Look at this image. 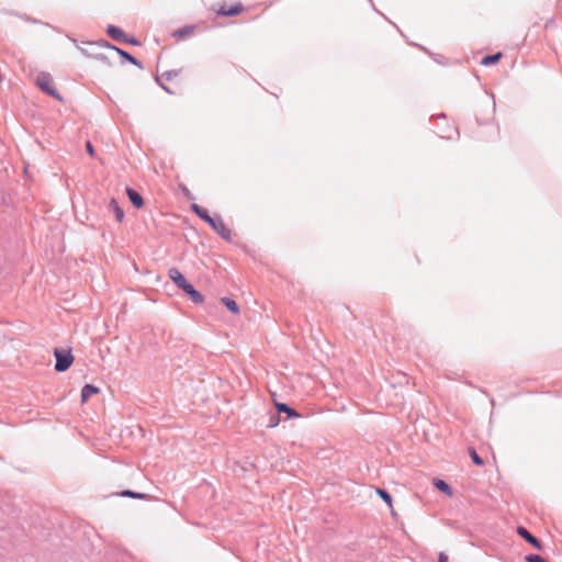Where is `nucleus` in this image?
I'll use <instances>...</instances> for the list:
<instances>
[{"label": "nucleus", "mask_w": 562, "mask_h": 562, "mask_svg": "<svg viewBox=\"0 0 562 562\" xmlns=\"http://www.w3.org/2000/svg\"><path fill=\"white\" fill-rule=\"evenodd\" d=\"M54 356L56 359L55 370L57 372H65L74 362V356L71 355L70 350L55 348Z\"/></svg>", "instance_id": "f257e3e1"}, {"label": "nucleus", "mask_w": 562, "mask_h": 562, "mask_svg": "<svg viewBox=\"0 0 562 562\" xmlns=\"http://www.w3.org/2000/svg\"><path fill=\"white\" fill-rule=\"evenodd\" d=\"M36 85L46 94H48L57 100H61V95L55 88L53 79L48 74L41 72L36 78Z\"/></svg>", "instance_id": "f03ea898"}, {"label": "nucleus", "mask_w": 562, "mask_h": 562, "mask_svg": "<svg viewBox=\"0 0 562 562\" xmlns=\"http://www.w3.org/2000/svg\"><path fill=\"white\" fill-rule=\"evenodd\" d=\"M209 225L227 241L232 240V231L225 225L221 216L213 217Z\"/></svg>", "instance_id": "7ed1b4c3"}, {"label": "nucleus", "mask_w": 562, "mask_h": 562, "mask_svg": "<svg viewBox=\"0 0 562 562\" xmlns=\"http://www.w3.org/2000/svg\"><path fill=\"white\" fill-rule=\"evenodd\" d=\"M517 533L524 540H526L529 544H531L535 549H537V550L543 549L542 542L537 537L531 535L525 527H522V526L517 527Z\"/></svg>", "instance_id": "20e7f679"}, {"label": "nucleus", "mask_w": 562, "mask_h": 562, "mask_svg": "<svg viewBox=\"0 0 562 562\" xmlns=\"http://www.w3.org/2000/svg\"><path fill=\"white\" fill-rule=\"evenodd\" d=\"M168 276L170 280H172V282L181 290L188 284V280L178 268H170L168 270Z\"/></svg>", "instance_id": "39448f33"}, {"label": "nucleus", "mask_w": 562, "mask_h": 562, "mask_svg": "<svg viewBox=\"0 0 562 562\" xmlns=\"http://www.w3.org/2000/svg\"><path fill=\"white\" fill-rule=\"evenodd\" d=\"M182 291L195 304H201L204 301V296L190 282H188V284L182 288Z\"/></svg>", "instance_id": "423d86ee"}, {"label": "nucleus", "mask_w": 562, "mask_h": 562, "mask_svg": "<svg viewBox=\"0 0 562 562\" xmlns=\"http://www.w3.org/2000/svg\"><path fill=\"white\" fill-rule=\"evenodd\" d=\"M276 409L279 415L285 414L286 419L300 417V414L293 407L289 406L285 403H276Z\"/></svg>", "instance_id": "0eeeda50"}, {"label": "nucleus", "mask_w": 562, "mask_h": 562, "mask_svg": "<svg viewBox=\"0 0 562 562\" xmlns=\"http://www.w3.org/2000/svg\"><path fill=\"white\" fill-rule=\"evenodd\" d=\"M126 194L136 209H140L144 205V199L140 193L132 188H126Z\"/></svg>", "instance_id": "6e6552de"}, {"label": "nucleus", "mask_w": 562, "mask_h": 562, "mask_svg": "<svg viewBox=\"0 0 562 562\" xmlns=\"http://www.w3.org/2000/svg\"><path fill=\"white\" fill-rule=\"evenodd\" d=\"M106 34L115 42H123L125 40L126 34L119 26L108 25Z\"/></svg>", "instance_id": "1a4fd4ad"}, {"label": "nucleus", "mask_w": 562, "mask_h": 562, "mask_svg": "<svg viewBox=\"0 0 562 562\" xmlns=\"http://www.w3.org/2000/svg\"><path fill=\"white\" fill-rule=\"evenodd\" d=\"M190 207H191L192 212L196 216H199L202 221H204L205 223L209 224L212 222L213 216L210 215V213L206 209L198 205L196 203H192Z\"/></svg>", "instance_id": "9d476101"}, {"label": "nucleus", "mask_w": 562, "mask_h": 562, "mask_svg": "<svg viewBox=\"0 0 562 562\" xmlns=\"http://www.w3.org/2000/svg\"><path fill=\"white\" fill-rule=\"evenodd\" d=\"M243 5L240 3L231 5L228 9H226L224 5L218 10V14L223 16H235L239 14L243 11Z\"/></svg>", "instance_id": "9b49d317"}, {"label": "nucleus", "mask_w": 562, "mask_h": 562, "mask_svg": "<svg viewBox=\"0 0 562 562\" xmlns=\"http://www.w3.org/2000/svg\"><path fill=\"white\" fill-rule=\"evenodd\" d=\"M109 211H112L115 215L117 222H122L124 220V211L119 205L115 199H111L108 205Z\"/></svg>", "instance_id": "f8f14e48"}, {"label": "nucleus", "mask_w": 562, "mask_h": 562, "mask_svg": "<svg viewBox=\"0 0 562 562\" xmlns=\"http://www.w3.org/2000/svg\"><path fill=\"white\" fill-rule=\"evenodd\" d=\"M100 392L99 387L93 384H86L81 389V402H87L92 395L98 394Z\"/></svg>", "instance_id": "ddd939ff"}, {"label": "nucleus", "mask_w": 562, "mask_h": 562, "mask_svg": "<svg viewBox=\"0 0 562 562\" xmlns=\"http://www.w3.org/2000/svg\"><path fill=\"white\" fill-rule=\"evenodd\" d=\"M115 52L126 61L131 63L132 65H135L136 67L138 68H143V65L142 63L136 58L134 57L133 55H131L128 52L122 49V48H115Z\"/></svg>", "instance_id": "4468645a"}, {"label": "nucleus", "mask_w": 562, "mask_h": 562, "mask_svg": "<svg viewBox=\"0 0 562 562\" xmlns=\"http://www.w3.org/2000/svg\"><path fill=\"white\" fill-rule=\"evenodd\" d=\"M501 58H502V53L486 55L481 59V65L491 66V65L498 63Z\"/></svg>", "instance_id": "2eb2a0df"}, {"label": "nucleus", "mask_w": 562, "mask_h": 562, "mask_svg": "<svg viewBox=\"0 0 562 562\" xmlns=\"http://www.w3.org/2000/svg\"><path fill=\"white\" fill-rule=\"evenodd\" d=\"M221 301L233 314H239V306L233 299L225 296Z\"/></svg>", "instance_id": "dca6fc26"}, {"label": "nucleus", "mask_w": 562, "mask_h": 562, "mask_svg": "<svg viewBox=\"0 0 562 562\" xmlns=\"http://www.w3.org/2000/svg\"><path fill=\"white\" fill-rule=\"evenodd\" d=\"M123 497H131V498H137V499H147L148 495L145 493L134 492L132 490H124L120 494Z\"/></svg>", "instance_id": "f3484780"}, {"label": "nucleus", "mask_w": 562, "mask_h": 562, "mask_svg": "<svg viewBox=\"0 0 562 562\" xmlns=\"http://www.w3.org/2000/svg\"><path fill=\"white\" fill-rule=\"evenodd\" d=\"M434 485L440 491V492H443L448 495H451L452 494V490H451V486L443 480H440V479H436L435 482H434Z\"/></svg>", "instance_id": "a211bd4d"}, {"label": "nucleus", "mask_w": 562, "mask_h": 562, "mask_svg": "<svg viewBox=\"0 0 562 562\" xmlns=\"http://www.w3.org/2000/svg\"><path fill=\"white\" fill-rule=\"evenodd\" d=\"M376 493H378V495L381 497V499H382V501H383V502H384V503H385L390 508H392V506H393V505H392V502H393V501H392V496H391V494H390L386 490H384V488H380V487H378V488H376Z\"/></svg>", "instance_id": "6ab92c4d"}, {"label": "nucleus", "mask_w": 562, "mask_h": 562, "mask_svg": "<svg viewBox=\"0 0 562 562\" xmlns=\"http://www.w3.org/2000/svg\"><path fill=\"white\" fill-rule=\"evenodd\" d=\"M437 131L436 133L439 135V137L441 138H446V139H451L452 138V132L453 131H449L447 130L446 125H440L439 124L437 125Z\"/></svg>", "instance_id": "aec40b11"}, {"label": "nucleus", "mask_w": 562, "mask_h": 562, "mask_svg": "<svg viewBox=\"0 0 562 562\" xmlns=\"http://www.w3.org/2000/svg\"><path fill=\"white\" fill-rule=\"evenodd\" d=\"M193 32V26H183L173 32V36L184 37Z\"/></svg>", "instance_id": "412c9836"}, {"label": "nucleus", "mask_w": 562, "mask_h": 562, "mask_svg": "<svg viewBox=\"0 0 562 562\" xmlns=\"http://www.w3.org/2000/svg\"><path fill=\"white\" fill-rule=\"evenodd\" d=\"M470 457L474 464L480 465V467L484 464L483 459L476 453V451L474 449L470 450Z\"/></svg>", "instance_id": "4be33fe9"}, {"label": "nucleus", "mask_w": 562, "mask_h": 562, "mask_svg": "<svg viewBox=\"0 0 562 562\" xmlns=\"http://www.w3.org/2000/svg\"><path fill=\"white\" fill-rule=\"evenodd\" d=\"M434 119H435L436 121H442V123H443V125H446L447 130H449V131H454V133H457V134H458V131H457L454 127H452V126H450V125L448 124L446 114L441 113V114H439V115L435 116Z\"/></svg>", "instance_id": "5701e85b"}, {"label": "nucleus", "mask_w": 562, "mask_h": 562, "mask_svg": "<svg viewBox=\"0 0 562 562\" xmlns=\"http://www.w3.org/2000/svg\"><path fill=\"white\" fill-rule=\"evenodd\" d=\"M526 562H548L546 559H543L539 554H528L525 557Z\"/></svg>", "instance_id": "b1692460"}, {"label": "nucleus", "mask_w": 562, "mask_h": 562, "mask_svg": "<svg viewBox=\"0 0 562 562\" xmlns=\"http://www.w3.org/2000/svg\"><path fill=\"white\" fill-rule=\"evenodd\" d=\"M279 423H280V415L278 413L272 414L269 418L268 427L273 428V427L278 426Z\"/></svg>", "instance_id": "393cba45"}, {"label": "nucleus", "mask_w": 562, "mask_h": 562, "mask_svg": "<svg viewBox=\"0 0 562 562\" xmlns=\"http://www.w3.org/2000/svg\"><path fill=\"white\" fill-rule=\"evenodd\" d=\"M95 44L100 47H104V48L112 49V50H115V48H119L117 46L110 44L105 40H101V41L97 42Z\"/></svg>", "instance_id": "a878e982"}, {"label": "nucleus", "mask_w": 562, "mask_h": 562, "mask_svg": "<svg viewBox=\"0 0 562 562\" xmlns=\"http://www.w3.org/2000/svg\"><path fill=\"white\" fill-rule=\"evenodd\" d=\"M95 44L100 47H104V48L112 49V50H115V48H119L117 46L110 44L105 40H101V41L97 42Z\"/></svg>", "instance_id": "bb28decb"}, {"label": "nucleus", "mask_w": 562, "mask_h": 562, "mask_svg": "<svg viewBox=\"0 0 562 562\" xmlns=\"http://www.w3.org/2000/svg\"><path fill=\"white\" fill-rule=\"evenodd\" d=\"M178 75L177 70H167L161 75V78L165 80H171L173 77Z\"/></svg>", "instance_id": "cd10ccee"}, {"label": "nucleus", "mask_w": 562, "mask_h": 562, "mask_svg": "<svg viewBox=\"0 0 562 562\" xmlns=\"http://www.w3.org/2000/svg\"><path fill=\"white\" fill-rule=\"evenodd\" d=\"M124 43H127V44H131V45H134V46H139L140 45V42L136 38V37H133V36H125V40L123 41Z\"/></svg>", "instance_id": "c85d7f7f"}, {"label": "nucleus", "mask_w": 562, "mask_h": 562, "mask_svg": "<svg viewBox=\"0 0 562 562\" xmlns=\"http://www.w3.org/2000/svg\"><path fill=\"white\" fill-rule=\"evenodd\" d=\"M86 150L88 151V154H89L90 156H93V155H94V149H93V146H92V144H91L90 142H87V144H86Z\"/></svg>", "instance_id": "c756f323"}, {"label": "nucleus", "mask_w": 562, "mask_h": 562, "mask_svg": "<svg viewBox=\"0 0 562 562\" xmlns=\"http://www.w3.org/2000/svg\"><path fill=\"white\" fill-rule=\"evenodd\" d=\"M438 562H448V555L443 552L439 553Z\"/></svg>", "instance_id": "7c9ffc66"}, {"label": "nucleus", "mask_w": 562, "mask_h": 562, "mask_svg": "<svg viewBox=\"0 0 562 562\" xmlns=\"http://www.w3.org/2000/svg\"><path fill=\"white\" fill-rule=\"evenodd\" d=\"M98 60H101L102 63H108L109 59L106 56H104L103 54H98L94 56Z\"/></svg>", "instance_id": "2f4dec72"}, {"label": "nucleus", "mask_w": 562, "mask_h": 562, "mask_svg": "<svg viewBox=\"0 0 562 562\" xmlns=\"http://www.w3.org/2000/svg\"><path fill=\"white\" fill-rule=\"evenodd\" d=\"M156 81L158 82V85H159V86H160V87H161V88H162L167 93H169V94H171V93H172V91H171L167 86H165V85H162V83H160V82H159V78H158V77L156 78Z\"/></svg>", "instance_id": "473e14b6"}, {"label": "nucleus", "mask_w": 562, "mask_h": 562, "mask_svg": "<svg viewBox=\"0 0 562 562\" xmlns=\"http://www.w3.org/2000/svg\"><path fill=\"white\" fill-rule=\"evenodd\" d=\"M77 47H78V49L80 50V53H81L82 55H85V56H90V54L88 53V50H87V49H85V48H82V47H79L78 45H77Z\"/></svg>", "instance_id": "72a5a7b5"}]
</instances>
